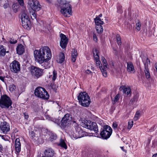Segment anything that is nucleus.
I'll return each instance as SVG.
<instances>
[{
	"mask_svg": "<svg viewBox=\"0 0 157 157\" xmlns=\"http://www.w3.org/2000/svg\"><path fill=\"white\" fill-rule=\"evenodd\" d=\"M21 20L22 26L25 29L29 28L31 26V22L29 21L27 14L25 13L21 14Z\"/></svg>",
	"mask_w": 157,
	"mask_h": 157,
	"instance_id": "f8f14e48",
	"label": "nucleus"
},
{
	"mask_svg": "<svg viewBox=\"0 0 157 157\" xmlns=\"http://www.w3.org/2000/svg\"><path fill=\"white\" fill-rule=\"evenodd\" d=\"M152 157H157V153L153 155Z\"/></svg>",
	"mask_w": 157,
	"mask_h": 157,
	"instance_id": "680f3d73",
	"label": "nucleus"
},
{
	"mask_svg": "<svg viewBox=\"0 0 157 157\" xmlns=\"http://www.w3.org/2000/svg\"><path fill=\"white\" fill-rule=\"evenodd\" d=\"M24 117L26 119H28L29 117L28 115L26 114V113H24Z\"/></svg>",
	"mask_w": 157,
	"mask_h": 157,
	"instance_id": "4d7b16f0",
	"label": "nucleus"
},
{
	"mask_svg": "<svg viewBox=\"0 0 157 157\" xmlns=\"http://www.w3.org/2000/svg\"><path fill=\"white\" fill-rule=\"evenodd\" d=\"M56 103L57 104V105H58V106H59V101H56Z\"/></svg>",
	"mask_w": 157,
	"mask_h": 157,
	"instance_id": "338daca9",
	"label": "nucleus"
},
{
	"mask_svg": "<svg viewBox=\"0 0 157 157\" xmlns=\"http://www.w3.org/2000/svg\"><path fill=\"white\" fill-rule=\"evenodd\" d=\"M6 51L2 45H0V56H4L6 54Z\"/></svg>",
	"mask_w": 157,
	"mask_h": 157,
	"instance_id": "c85d7f7f",
	"label": "nucleus"
},
{
	"mask_svg": "<svg viewBox=\"0 0 157 157\" xmlns=\"http://www.w3.org/2000/svg\"><path fill=\"white\" fill-rule=\"evenodd\" d=\"M93 38L94 40L96 42H97L98 40V39L97 38V37L95 34H94L93 35Z\"/></svg>",
	"mask_w": 157,
	"mask_h": 157,
	"instance_id": "603ef678",
	"label": "nucleus"
},
{
	"mask_svg": "<svg viewBox=\"0 0 157 157\" xmlns=\"http://www.w3.org/2000/svg\"><path fill=\"white\" fill-rule=\"evenodd\" d=\"M61 40L60 42V46L63 48H65L68 42V39L66 36L63 33L60 35Z\"/></svg>",
	"mask_w": 157,
	"mask_h": 157,
	"instance_id": "4468645a",
	"label": "nucleus"
},
{
	"mask_svg": "<svg viewBox=\"0 0 157 157\" xmlns=\"http://www.w3.org/2000/svg\"><path fill=\"white\" fill-rule=\"evenodd\" d=\"M65 58L64 54L63 53H60L59 57V63H62L64 60Z\"/></svg>",
	"mask_w": 157,
	"mask_h": 157,
	"instance_id": "c756f323",
	"label": "nucleus"
},
{
	"mask_svg": "<svg viewBox=\"0 0 157 157\" xmlns=\"http://www.w3.org/2000/svg\"><path fill=\"white\" fill-rule=\"evenodd\" d=\"M119 98V95L117 94L114 98V100H112V103L113 104H115L116 102H117Z\"/></svg>",
	"mask_w": 157,
	"mask_h": 157,
	"instance_id": "c9c22d12",
	"label": "nucleus"
},
{
	"mask_svg": "<svg viewBox=\"0 0 157 157\" xmlns=\"http://www.w3.org/2000/svg\"><path fill=\"white\" fill-rule=\"evenodd\" d=\"M53 76L52 78V79L53 81H55L57 77V73L54 70L53 72Z\"/></svg>",
	"mask_w": 157,
	"mask_h": 157,
	"instance_id": "e433bc0d",
	"label": "nucleus"
},
{
	"mask_svg": "<svg viewBox=\"0 0 157 157\" xmlns=\"http://www.w3.org/2000/svg\"><path fill=\"white\" fill-rule=\"evenodd\" d=\"M99 67H100V69H101V70L103 76H104L105 77H106L107 76V73H106V71L105 70V69L107 68H105H105L103 67V68L101 69V67H102L101 66V67L99 66Z\"/></svg>",
	"mask_w": 157,
	"mask_h": 157,
	"instance_id": "2f4dec72",
	"label": "nucleus"
},
{
	"mask_svg": "<svg viewBox=\"0 0 157 157\" xmlns=\"http://www.w3.org/2000/svg\"><path fill=\"white\" fill-rule=\"evenodd\" d=\"M22 6V14H23L24 13H25L26 14H27V11L26 9V8L25 6H24V5L23 6Z\"/></svg>",
	"mask_w": 157,
	"mask_h": 157,
	"instance_id": "c03bdc74",
	"label": "nucleus"
},
{
	"mask_svg": "<svg viewBox=\"0 0 157 157\" xmlns=\"http://www.w3.org/2000/svg\"><path fill=\"white\" fill-rule=\"evenodd\" d=\"M102 16V14H100L98 15V17H99L100 18V17H101Z\"/></svg>",
	"mask_w": 157,
	"mask_h": 157,
	"instance_id": "774afa93",
	"label": "nucleus"
},
{
	"mask_svg": "<svg viewBox=\"0 0 157 157\" xmlns=\"http://www.w3.org/2000/svg\"><path fill=\"white\" fill-rule=\"evenodd\" d=\"M78 99L80 104L84 107H88L90 102V100L88 94L85 92H81L78 96Z\"/></svg>",
	"mask_w": 157,
	"mask_h": 157,
	"instance_id": "f03ea898",
	"label": "nucleus"
},
{
	"mask_svg": "<svg viewBox=\"0 0 157 157\" xmlns=\"http://www.w3.org/2000/svg\"><path fill=\"white\" fill-rule=\"evenodd\" d=\"M9 6V4L7 3H6L3 5V7L5 9H6Z\"/></svg>",
	"mask_w": 157,
	"mask_h": 157,
	"instance_id": "864d4df0",
	"label": "nucleus"
},
{
	"mask_svg": "<svg viewBox=\"0 0 157 157\" xmlns=\"http://www.w3.org/2000/svg\"><path fill=\"white\" fill-rule=\"evenodd\" d=\"M60 12L65 17H69L71 14V6L70 4H65V6L61 7Z\"/></svg>",
	"mask_w": 157,
	"mask_h": 157,
	"instance_id": "9b49d317",
	"label": "nucleus"
},
{
	"mask_svg": "<svg viewBox=\"0 0 157 157\" xmlns=\"http://www.w3.org/2000/svg\"><path fill=\"white\" fill-rule=\"evenodd\" d=\"M122 6H119L117 8V12L119 13H122L123 11L122 10Z\"/></svg>",
	"mask_w": 157,
	"mask_h": 157,
	"instance_id": "49530a36",
	"label": "nucleus"
},
{
	"mask_svg": "<svg viewBox=\"0 0 157 157\" xmlns=\"http://www.w3.org/2000/svg\"><path fill=\"white\" fill-rule=\"evenodd\" d=\"M59 145L61 147L63 148L66 149L67 148V146L64 140L62 139H60V143Z\"/></svg>",
	"mask_w": 157,
	"mask_h": 157,
	"instance_id": "b1692460",
	"label": "nucleus"
},
{
	"mask_svg": "<svg viewBox=\"0 0 157 157\" xmlns=\"http://www.w3.org/2000/svg\"><path fill=\"white\" fill-rule=\"evenodd\" d=\"M17 53L19 55H21L25 52V48L24 46L21 44H18L16 48Z\"/></svg>",
	"mask_w": 157,
	"mask_h": 157,
	"instance_id": "f3484780",
	"label": "nucleus"
},
{
	"mask_svg": "<svg viewBox=\"0 0 157 157\" xmlns=\"http://www.w3.org/2000/svg\"><path fill=\"white\" fill-rule=\"evenodd\" d=\"M138 96L137 95L134 96L133 98L131 99L129 104H132L134 103L135 102H136L138 101Z\"/></svg>",
	"mask_w": 157,
	"mask_h": 157,
	"instance_id": "a878e982",
	"label": "nucleus"
},
{
	"mask_svg": "<svg viewBox=\"0 0 157 157\" xmlns=\"http://www.w3.org/2000/svg\"><path fill=\"white\" fill-rule=\"evenodd\" d=\"M50 138L51 139L55 140L56 138V136L54 133H51L50 134Z\"/></svg>",
	"mask_w": 157,
	"mask_h": 157,
	"instance_id": "37998d69",
	"label": "nucleus"
},
{
	"mask_svg": "<svg viewBox=\"0 0 157 157\" xmlns=\"http://www.w3.org/2000/svg\"><path fill=\"white\" fill-rule=\"evenodd\" d=\"M9 42L11 44H14L17 43V40H14L13 39L10 38Z\"/></svg>",
	"mask_w": 157,
	"mask_h": 157,
	"instance_id": "a18cd8bd",
	"label": "nucleus"
},
{
	"mask_svg": "<svg viewBox=\"0 0 157 157\" xmlns=\"http://www.w3.org/2000/svg\"><path fill=\"white\" fill-rule=\"evenodd\" d=\"M27 3L33 10L36 11L40 10L41 8V5L37 0H28Z\"/></svg>",
	"mask_w": 157,
	"mask_h": 157,
	"instance_id": "9d476101",
	"label": "nucleus"
},
{
	"mask_svg": "<svg viewBox=\"0 0 157 157\" xmlns=\"http://www.w3.org/2000/svg\"><path fill=\"white\" fill-rule=\"evenodd\" d=\"M16 89V86L13 84L10 85L9 86V90L10 91H13Z\"/></svg>",
	"mask_w": 157,
	"mask_h": 157,
	"instance_id": "58836bf2",
	"label": "nucleus"
},
{
	"mask_svg": "<svg viewBox=\"0 0 157 157\" xmlns=\"http://www.w3.org/2000/svg\"><path fill=\"white\" fill-rule=\"evenodd\" d=\"M12 101L10 98L6 95L2 96L0 99V106L2 108H8L12 107Z\"/></svg>",
	"mask_w": 157,
	"mask_h": 157,
	"instance_id": "39448f33",
	"label": "nucleus"
},
{
	"mask_svg": "<svg viewBox=\"0 0 157 157\" xmlns=\"http://www.w3.org/2000/svg\"><path fill=\"white\" fill-rule=\"evenodd\" d=\"M0 128L1 131L4 134H6L10 130V126L6 121L0 122Z\"/></svg>",
	"mask_w": 157,
	"mask_h": 157,
	"instance_id": "2eb2a0df",
	"label": "nucleus"
},
{
	"mask_svg": "<svg viewBox=\"0 0 157 157\" xmlns=\"http://www.w3.org/2000/svg\"><path fill=\"white\" fill-rule=\"evenodd\" d=\"M0 79H1L3 82H4V77L2 76H0Z\"/></svg>",
	"mask_w": 157,
	"mask_h": 157,
	"instance_id": "bf43d9fd",
	"label": "nucleus"
},
{
	"mask_svg": "<svg viewBox=\"0 0 157 157\" xmlns=\"http://www.w3.org/2000/svg\"><path fill=\"white\" fill-rule=\"evenodd\" d=\"M136 29L138 31H139L140 30V27L141 26V23L140 21H138L137 23H136Z\"/></svg>",
	"mask_w": 157,
	"mask_h": 157,
	"instance_id": "79ce46f5",
	"label": "nucleus"
},
{
	"mask_svg": "<svg viewBox=\"0 0 157 157\" xmlns=\"http://www.w3.org/2000/svg\"><path fill=\"white\" fill-rule=\"evenodd\" d=\"M7 136H6V135H3V136H2V139L6 140L5 138Z\"/></svg>",
	"mask_w": 157,
	"mask_h": 157,
	"instance_id": "13d9d810",
	"label": "nucleus"
},
{
	"mask_svg": "<svg viewBox=\"0 0 157 157\" xmlns=\"http://www.w3.org/2000/svg\"><path fill=\"white\" fill-rule=\"evenodd\" d=\"M34 140L35 141H36L38 143L40 144L43 143V140L41 138H39L38 137H35L34 138Z\"/></svg>",
	"mask_w": 157,
	"mask_h": 157,
	"instance_id": "72a5a7b5",
	"label": "nucleus"
},
{
	"mask_svg": "<svg viewBox=\"0 0 157 157\" xmlns=\"http://www.w3.org/2000/svg\"><path fill=\"white\" fill-rule=\"evenodd\" d=\"M112 133V128L108 125H104L101 128L100 135L101 137L107 139L109 138Z\"/></svg>",
	"mask_w": 157,
	"mask_h": 157,
	"instance_id": "423d86ee",
	"label": "nucleus"
},
{
	"mask_svg": "<svg viewBox=\"0 0 157 157\" xmlns=\"http://www.w3.org/2000/svg\"><path fill=\"white\" fill-rule=\"evenodd\" d=\"M31 17L32 19H36V14L35 12H34L32 14V16H31Z\"/></svg>",
	"mask_w": 157,
	"mask_h": 157,
	"instance_id": "09e8293b",
	"label": "nucleus"
},
{
	"mask_svg": "<svg viewBox=\"0 0 157 157\" xmlns=\"http://www.w3.org/2000/svg\"><path fill=\"white\" fill-rule=\"evenodd\" d=\"M52 121L54 122L57 125L59 126L60 127V122L59 120L56 119H53Z\"/></svg>",
	"mask_w": 157,
	"mask_h": 157,
	"instance_id": "ea45409f",
	"label": "nucleus"
},
{
	"mask_svg": "<svg viewBox=\"0 0 157 157\" xmlns=\"http://www.w3.org/2000/svg\"><path fill=\"white\" fill-rule=\"evenodd\" d=\"M121 149H122V150L123 151H124L125 152H126V151L125 150H124V147H121Z\"/></svg>",
	"mask_w": 157,
	"mask_h": 157,
	"instance_id": "69168bd1",
	"label": "nucleus"
},
{
	"mask_svg": "<svg viewBox=\"0 0 157 157\" xmlns=\"http://www.w3.org/2000/svg\"><path fill=\"white\" fill-rule=\"evenodd\" d=\"M48 3H51L52 2V0H46Z\"/></svg>",
	"mask_w": 157,
	"mask_h": 157,
	"instance_id": "0e129e2a",
	"label": "nucleus"
},
{
	"mask_svg": "<svg viewBox=\"0 0 157 157\" xmlns=\"http://www.w3.org/2000/svg\"><path fill=\"white\" fill-rule=\"evenodd\" d=\"M116 37L117 40V44L119 45H121V38L120 35L118 34H117L116 35Z\"/></svg>",
	"mask_w": 157,
	"mask_h": 157,
	"instance_id": "473e14b6",
	"label": "nucleus"
},
{
	"mask_svg": "<svg viewBox=\"0 0 157 157\" xmlns=\"http://www.w3.org/2000/svg\"><path fill=\"white\" fill-rule=\"evenodd\" d=\"M35 60L43 68L47 69L50 67L48 61L52 57L51 51L48 47L44 46L40 50H35L34 52Z\"/></svg>",
	"mask_w": 157,
	"mask_h": 157,
	"instance_id": "f257e3e1",
	"label": "nucleus"
},
{
	"mask_svg": "<svg viewBox=\"0 0 157 157\" xmlns=\"http://www.w3.org/2000/svg\"><path fill=\"white\" fill-rule=\"evenodd\" d=\"M3 147L2 145L0 144V152L2 150Z\"/></svg>",
	"mask_w": 157,
	"mask_h": 157,
	"instance_id": "052dcab7",
	"label": "nucleus"
},
{
	"mask_svg": "<svg viewBox=\"0 0 157 157\" xmlns=\"http://www.w3.org/2000/svg\"><path fill=\"white\" fill-rule=\"evenodd\" d=\"M10 67L11 71L13 72L17 73L20 71V64L16 60H14L10 64Z\"/></svg>",
	"mask_w": 157,
	"mask_h": 157,
	"instance_id": "ddd939ff",
	"label": "nucleus"
},
{
	"mask_svg": "<svg viewBox=\"0 0 157 157\" xmlns=\"http://www.w3.org/2000/svg\"><path fill=\"white\" fill-rule=\"evenodd\" d=\"M81 125L84 128L94 131L95 133H96L98 132V126L95 122L90 121H84L82 122Z\"/></svg>",
	"mask_w": 157,
	"mask_h": 157,
	"instance_id": "0eeeda50",
	"label": "nucleus"
},
{
	"mask_svg": "<svg viewBox=\"0 0 157 157\" xmlns=\"http://www.w3.org/2000/svg\"><path fill=\"white\" fill-rule=\"evenodd\" d=\"M71 120V117L70 113L66 114L62 118L60 121V127L64 128L70 124Z\"/></svg>",
	"mask_w": 157,
	"mask_h": 157,
	"instance_id": "1a4fd4ad",
	"label": "nucleus"
},
{
	"mask_svg": "<svg viewBox=\"0 0 157 157\" xmlns=\"http://www.w3.org/2000/svg\"><path fill=\"white\" fill-rule=\"evenodd\" d=\"M86 72L88 74H92V72L90 71V70H87L86 71Z\"/></svg>",
	"mask_w": 157,
	"mask_h": 157,
	"instance_id": "6e6d98bb",
	"label": "nucleus"
},
{
	"mask_svg": "<svg viewBox=\"0 0 157 157\" xmlns=\"http://www.w3.org/2000/svg\"><path fill=\"white\" fill-rule=\"evenodd\" d=\"M34 94L36 96L44 99H48L49 97L45 89L41 87H38L35 90Z\"/></svg>",
	"mask_w": 157,
	"mask_h": 157,
	"instance_id": "20e7f679",
	"label": "nucleus"
},
{
	"mask_svg": "<svg viewBox=\"0 0 157 157\" xmlns=\"http://www.w3.org/2000/svg\"><path fill=\"white\" fill-rule=\"evenodd\" d=\"M127 64V69L128 71H134V68L132 62H128Z\"/></svg>",
	"mask_w": 157,
	"mask_h": 157,
	"instance_id": "4be33fe9",
	"label": "nucleus"
},
{
	"mask_svg": "<svg viewBox=\"0 0 157 157\" xmlns=\"http://www.w3.org/2000/svg\"><path fill=\"white\" fill-rule=\"evenodd\" d=\"M96 29L97 33H101L103 32V29L101 25H96Z\"/></svg>",
	"mask_w": 157,
	"mask_h": 157,
	"instance_id": "bb28decb",
	"label": "nucleus"
},
{
	"mask_svg": "<svg viewBox=\"0 0 157 157\" xmlns=\"http://www.w3.org/2000/svg\"><path fill=\"white\" fill-rule=\"evenodd\" d=\"M96 64L97 66L100 65L101 62L99 60V59H98L97 60H96Z\"/></svg>",
	"mask_w": 157,
	"mask_h": 157,
	"instance_id": "3c124183",
	"label": "nucleus"
},
{
	"mask_svg": "<svg viewBox=\"0 0 157 157\" xmlns=\"http://www.w3.org/2000/svg\"><path fill=\"white\" fill-rule=\"evenodd\" d=\"M15 150L17 153L21 151V144L19 138H17L15 140Z\"/></svg>",
	"mask_w": 157,
	"mask_h": 157,
	"instance_id": "a211bd4d",
	"label": "nucleus"
},
{
	"mask_svg": "<svg viewBox=\"0 0 157 157\" xmlns=\"http://www.w3.org/2000/svg\"><path fill=\"white\" fill-rule=\"evenodd\" d=\"M119 89L120 90H123V93H126L127 95H129V96L131 95V89L130 88H127L125 86H122L120 87Z\"/></svg>",
	"mask_w": 157,
	"mask_h": 157,
	"instance_id": "aec40b11",
	"label": "nucleus"
},
{
	"mask_svg": "<svg viewBox=\"0 0 157 157\" xmlns=\"http://www.w3.org/2000/svg\"><path fill=\"white\" fill-rule=\"evenodd\" d=\"M77 55V50L75 49H73L72 52L71 60L73 62H75L76 61Z\"/></svg>",
	"mask_w": 157,
	"mask_h": 157,
	"instance_id": "412c9836",
	"label": "nucleus"
},
{
	"mask_svg": "<svg viewBox=\"0 0 157 157\" xmlns=\"http://www.w3.org/2000/svg\"><path fill=\"white\" fill-rule=\"evenodd\" d=\"M44 156H46L48 157H51L53 156L54 155V151L52 149H48L46 150L44 152Z\"/></svg>",
	"mask_w": 157,
	"mask_h": 157,
	"instance_id": "6ab92c4d",
	"label": "nucleus"
},
{
	"mask_svg": "<svg viewBox=\"0 0 157 157\" xmlns=\"http://www.w3.org/2000/svg\"><path fill=\"white\" fill-rule=\"evenodd\" d=\"M101 61L103 63L104 65V67L105 68H107V62L105 58L103 57H101Z\"/></svg>",
	"mask_w": 157,
	"mask_h": 157,
	"instance_id": "f704fd0d",
	"label": "nucleus"
},
{
	"mask_svg": "<svg viewBox=\"0 0 157 157\" xmlns=\"http://www.w3.org/2000/svg\"><path fill=\"white\" fill-rule=\"evenodd\" d=\"M30 71L32 75L36 78H39L43 74V69L34 66H31Z\"/></svg>",
	"mask_w": 157,
	"mask_h": 157,
	"instance_id": "6e6552de",
	"label": "nucleus"
},
{
	"mask_svg": "<svg viewBox=\"0 0 157 157\" xmlns=\"http://www.w3.org/2000/svg\"><path fill=\"white\" fill-rule=\"evenodd\" d=\"M117 126V123H113V127L114 128H116Z\"/></svg>",
	"mask_w": 157,
	"mask_h": 157,
	"instance_id": "5fc2aeb1",
	"label": "nucleus"
},
{
	"mask_svg": "<svg viewBox=\"0 0 157 157\" xmlns=\"http://www.w3.org/2000/svg\"><path fill=\"white\" fill-rule=\"evenodd\" d=\"M94 57L95 60H97L99 59V57L98 55L99 51L97 49H95L93 51Z\"/></svg>",
	"mask_w": 157,
	"mask_h": 157,
	"instance_id": "393cba45",
	"label": "nucleus"
},
{
	"mask_svg": "<svg viewBox=\"0 0 157 157\" xmlns=\"http://www.w3.org/2000/svg\"><path fill=\"white\" fill-rule=\"evenodd\" d=\"M155 67L156 70V71L157 72V63H155Z\"/></svg>",
	"mask_w": 157,
	"mask_h": 157,
	"instance_id": "e2e57ef3",
	"label": "nucleus"
},
{
	"mask_svg": "<svg viewBox=\"0 0 157 157\" xmlns=\"http://www.w3.org/2000/svg\"><path fill=\"white\" fill-rule=\"evenodd\" d=\"M29 135L34 140L35 137H36L35 136V133L33 131H30L29 132Z\"/></svg>",
	"mask_w": 157,
	"mask_h": 157,
	"instance_id": "a19ab883",
	"label": "nucleus"
},
{
	"mask_svg": "<svg viewBox=\"0 0 157 157\" xmlns=\"http://www.w3.org/2000/svg\"><path fill=\"white\" fill-rule=\"evenodd\" d=\"M94 21L96 25H102L104 24L103 22L101 20V19L99 17H96L94 19Z\"/></svg>",
	"mask_w": 157,
	"mask_h": 157,
	"instance_id": "5701e85b",
	"label": "nucleus"
},
{
	"mask_svg": "<svg viewBox=\"0 0 157 157\" xmlns=\"http://www.w3.org/2000/svg\"><path fill=\"white\" fill-rule=\"evenodd\" d=\"M21 6H23L24 4L23 0H17Z\"/></svg>",
	"mask_w": 157,
	"mask_h": 157,
	"instance_id": "de8ad7c7",
	"label": "nucleus"
},
{
	"mask_svg": "<svg viewBox=\"0 0 157 157\" xmlns=\"http://www.w3.org/2000/svg\"><path fill=\"white\" fill-rule=\"evenodd\" d=\"M140 112L139 111H137L133 119L134 121H137L140 117Z\"/></svg>",
	"mask_w": 157,
	"mask_h": 157,
	"instance_id": "7c9ffc66",
	"label": "nucleus"
},
{
	"mask_svg": "<svg viewBox=\"0 0 157 157\" xmlns=\"http://www.w3.org/2000/svg\"><path fill=\"white\" fill-rule=\"evenodd\" d=\"M72 124L75 128L73 134L71 135L72 138L77 139L86 135V132L83 131L81 128L79 127L78 124L75 121H73Z\"/></svg>",
	"mask_w": 157,
	"mask_h": 157,
	"instance_id": "7ed1b4c3",
	"label": "nucleus"
},
{
	"mask_svg": "<svg viewBox=\"0 0 157 157\" xmlns=\"http://www.w3.org/2000/svg\"><path fill=\"white\" fill-rule=\"evenodd\" d=\"M57 2L59 4V6L60 8L65 6V4H67L66 3L67 2L65 0H57Z\"/></svg>",
	"mask_w": 157,
	"mask_h": 157,
	"instance_id": "cd10ccee",
	"label": "nucleus"
},
{
	"mask_svg": "<svg viewBox=\"0 0 157 157\" xmlns=\"http://www.w3.org/2000/svg\"><path fill=\"white\" fill-rule=\"evenodd\" d=\"M133 121H129L128 122V129H130L132 128L133 125Z\"/></svg>",
	"mask_w": 157,
	"mask_h": 157,
	"instance_id": "4c0bfd02",
	"label": "nucleus"
},
{
	"mask_svg": "<svg viewBox=\"0 0 157 157\" xmlns=\"http://www.w3.org/2000/svg\"><path fill=\"white\" fill-rule=\"evenodd\" d=\"M19 7V6L18 5H14L13 7V10H15V9H16V11H18V9Z\"/></svg>",
	"mask_w": 157,
	"mask_h": 157,
	"instance_id": "8fccbe9b",
	"label": "nucleus"
},
{
	"mask_svg": "<svg viewBox=\"0 0 157 157\" xmlns=\"http://www.w3.org/2000/svg\"><path fill=\"white\" fill-rule=\"evenodd\" d=\"M150 62L149 59L147 58L145 62L144 63V72L145 73L146 77L148 79L150 77V75L148 68V64H150Z\"/></svg>",
	"mask_w": 157,
	"mask_h": 157,
	"instance_id": "dca6fc26",
	"label": "nucleus"
}]
</instances>
